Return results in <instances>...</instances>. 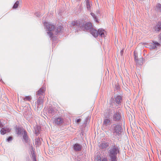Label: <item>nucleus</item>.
<instances>
[{"label": "nucleus", "instance_id": "nucleus-1", "mask_svg": "<svg viewBox=\"0 0 161 161\" xmlns=\"http://www.w3.org/2000/svg\"><path fill=\"white\" fill-rule=\"evenodd\" d=\"M71 24L78 30L89 31L90 33L95 37L99 35L101 37H105L107 34L106 31L102 29H99L97 31L92 28V24L91 23L83 22L80 20L74 21L72 22Z\"/></svg>", "mask_w": 161, "mask_h": 161}, {"label": "nucleus", "instance_id": "nucleus-2", "mask_svg": "<svg viewBox=\"0 0 161 161\" xmlns=\"http://www.w3.org/2000/svg\"><path fill=\"white\" fill-rule=\"evenodd\" d=\"M44 25L46 30L47 31V34L51 38L53 37V34L57 35L59 33L63 32V27L61 25L58 26L56 29L54 30V26L51 23L45 22L44 23Z\"/></svg>", "mask_w": 161, "mask_h": 161}, {"label": "nucleus", "instance_id": "nucleus-3", "mask_svg": "<svg viewBox=\"0 0 161 161\" xmlns=\"http://www.w3.org/2000/svg\"><path fill=\"white\" fill-rule=\"evenodd\" d=\"M111 161H117V154L119 153V148L115 145H113L108 151Z\"/></svg>", "mask_w": 161, "mask_h": 161}, {"label": "nucleus", "instance_id": "nucleus-4", "mask_svg": "<svg viewBox=\"0 0 161 161\" xmlns=\"http://www.w3.org/2000/svg\"><path fill=\"white\" fill-rule=\"evenodd\" d=\"M111 131L114 136H119L120 134L122 127L120 125L118 124H114L112 125Z\"/></svg>", "mask_w": 161, "mask_h": 161}, {"label": "nucleus", "instance_id": "nucleus-5", "mask_svg": "<svg viewBox=\"0 0 161 161\" xmlns=\"http://www.w3.org/2000/svg\"><path fill=\"white\" fill-rule=\"evenodd\" d=\"M53 123L55 125H59L62 124L64 121L63 118L61 117H53L52 119Z\"/></svg>", "mask_w": 161, "mask_h": 161}, {"label": "nucleus", "instance_id": "nucleus-6", "mask_svg": "<svg viewBox=\"0 0 161 161\" xmlns=\"http://www.w3.org/2000/svg\"><path fill=\"white\" fill-rule=\"evenodd\" d=\"M121 118V114L119 112H116L113 115L112 119L113 121L118 122L120 120Z\"/></svg>", "mask_w": 161, "mask_h": 161}, {"label": "nucleus", "instance_id": "nucleus-7", "mask_svg": "<svg viewBox=\"0 0 161 161\" xmlns=\"http://www.w3.org/2000/svg\"><path fill=\"white\" fill-rule=\"evenodd\" d=\"M44 97H40L37 99L36 104L37 105V108L39 109L42 108L43 106V99Z\"/></svg>", "mask_w": 161, "mask_h": 161}, {"label": "nucleus", "instance_id": "nucleus-8", "mask_svg": "<svg viewBox=\"0 0 161 161\" xmlns=\"http://www.w3.org/2000/svg\"><path fill=\"white\" fill-rule=\"evenodd\" d=\"M23 115L27 120H29L32 117L31 113L30 110H28L24 112Z\"/></svg>", "mask_w": 161, "mask_h": 161}, {"label": "nucleus", "instance_id": "nucleus-9", "mask_svg": "<svg viewBox=\"0 0 161 161\" xmlns=\"http://www.w3.org/2000/svg\"><path fill=\"white\" fill-rule=\"evenodd\" d=\"M48 112L50 116H52L56 113L57 111L52 106H49L48 109Z\"/></svg>", "mask_w": 161, "mask_h": 161}, {"label": "nucleus", "instance_id": "nucleus-10", "mask_svg": "<svg viewBox=\"0 0 161 161\" xmlns=\"http://www.w3.org/2000/svg\"><path fill=\"white\" fill-rule=\"evenodd\" d=\"M82 147V146L78 143L75 144L73 146V149L75 151H80Z\"/></svg>", "mask_w": 161, "mask_h": 161}, {"label": "nucleus", "instance_id": "nucleus-11", "mask_svg": "<svg viewBox=\"0 0 161 161\" xmlns=\"http://www.w3.org/2000/svg\"><path fill=\"white\" fill-rule=\"evenodd\" d=\"M109 146V144L107 142H104L101 143L99 147L101 149L105 150Z\"/></svg>", "mask_w": 161, "mask_h": 161}, {"label": "nucleus", "instance_id": "nucleus-12", "mask_svg": "<svg viewBox=\"0 0 161 161\" xmlns=\"http://www.w3.org/2000/svg\"><path fill=\"white\" fill-rule=\"evenodd\" d=\"M45 88L44 87H41L37 92L36 95L38 96H42V97H44L43 94L45 91Z\"/></svg>", "mask_w": 161, "mask_h": 161}, {"label": "nucleus", "instance_id": "nucleus-13", "mask_svg": "<svg viewBox=\"0 0 161 161\" xmlns=\"http://www.w3.org/2000/svg\"><path fill=\"white\" fill-rule=\"evenodd\" d=\"M155 30L157 32L161 31V22H159L154 28Z\"/></svg>", "mask_w": 161, "mask_h": 161}, {"label": "nucleus", "instance_id": "nucleus-14", "mask_svg": "<svg viewBox=\"0 0 161 161\" xmlns=\"http://www.w3.org/2000/svg\"><path fill=\"white\" fill-rule=\"evenodd\" d=\"M115 101L117 104H119L122 101V97L120 95L117 96L115 97Z\"/></svg>", "mask_w": 161, "mask_h": 161}, {"label": "nucleus", "instance_id": "nucleus-15", "mask_svg": "<svg viewBox=\"0 0 161 161\" xmlns=\"http://www.w3.org/2000/svg\"><path fill=\"white\" fill-rule=\"evenodd\" d=\"M111 123L110 120L109 119H104L103 124L104 126H108L110 125Z\"/></svg>", "mask_w": 161, "mask_h": 161}, {"label": "nucleus", "instance_id": "nucleus-16", "mask_svg": "<svg viewBox=\"0 0 161 161\" xmlns=\"http://www.w3.org/2000/svg\"><path fill=\"white\" fill-rule=\"evenodd\" d=\"M42 139L40 138H36L35 139V144L36 147L39 146L41 145V140Z\"/></svg>", "mask_w": 161, "mask_h": 161}, {"label": "nucleus", "instance_id": "nucleus-17", "mask_svg": "<svg viewBox=\"0 0 161 161\" xmlns=\"http://www.w3.org/2000/svg\"><path fill=\"white\" fill-rule=\"evenodd\" d=\"M153 44L151 46V47L152 49H155L156 48V46H159L160 44L159 43L156 42H153Z\"/></svg>", "mask_w": 161, "mask_h": 161}, {"label": "nucleus", "instance_id": "nucleus-18", "mask_svg": "<svg viewBox=\"0 0 161 161\" xmlns=\"http://www.w3.org/2000/svg\"><path fill=\"white\" fill-rule=\"evenodd\" d=\"M9 131V129L5 127L2 128L1 130V134L4 135Z\"/></svg>", "mask_w": 161, "mask_h": 161}, {"label": "nucleus", "instance_id": "nucleus-19", "mask_svg": "<svg viewBox=\"0 0 161 161\" xmlns=\"http://www.w3.org/2000/svg\"><path fill=\"white\" fill-rule=\"evenodd\" d=\"M23 138L25 142H27L28 140V137L26 131H24V134L23 136Z\"/></svg>", "mask_w": 161, "mask_h": 161}, {"label": "nucleus", "instance_id": "nucleus-20", "mask_svg": "<svg viewBox=\"0 0 161 161\" xmlns=\"http://www.w3.org/2000/svg\"><path fill=\"white\" fill-rule=\"evenodd\" d=\"M86 8L88 10H91V4L90 2H86Z\"/></svg>", "mask_w": 161, "mask_h": 161}, {"label": "nucleus", "instance_id": "nucleus-21", "mask_svg": "<svg viewBox=\"0 0 161 161\" xmlns=\"http://www.w3.org/2000/svg\"><path fill=\"white\" fill-rule=\"evenodd\" d=\"M91 14L92 16L93 19H94L95 21L97 22L98 23V19H97V17L96 16L95 14L92 13H91Z\"/></svg>", "mask_w": 161, "mask_h": 161}, {"label": "nucleus", "instance_id": "nucleus-22", "mask_svg": "<svg viewBox=\"0 0 161 161\" xmlns=\"http://www.w3.org/2000/svg\"><path fill=\"white\" fill-rule=\"evenodd\" d=\"M143 58L140 59H137V60L136 61L137 63L139 65H141L142 64Z\"/></svg>", "mask_w": 161, "mask_h": 161}, {"label": "nucleus", "instance_id": "nucleus-23", "mask_svg": "<svg viewBox=\"0 0 161 161\" xmlns=\"http://www.w3.org/2000/svg\"><path fill=\"white\" fill-rule=\"evenodd\" d=\"M19 1H17L16 3H14V6H13V8H17L18 6V5L19 4Z\"/></svg>", "mask_w": 161, "mask_h": 161}, {"label": "nucleus", "instance_id": "nucleus-24", "mask_svg": "<svg viewBox=\"0 0 161 161\" xmlns=\"http://www.w3.org/2000/svg\"><path fill=\"white\" fill-rule=\"evenodd\" d=\"M24 101H30L31 99V96H27L23 98Z\"/></svg>", "mask_w": 161, "mask_h": 161}, {"label": "nucleus", "instance_id": "nucleus-25", "mask_svg": "<svg viewBox=\"0 0 161 161\" xmlns=\"http://www.w3.org/2000/svg\"><path fill=\"white\" fill-rule=\"evenodd\" d=\"M156 7L158 10L161 12V4L160 3H158L156 6Z\"/></svg>", "mask_w": 161, "mask_h": 161}, {"label": "nucleus", "instance_id": "nucleus-26", "mask_svg": "<svg viewBox=\"0 0 161 161\" xmlns=\"http://www.w3.org/2000/svg\"><path fill=\"white\" fill-rule=\"evenodd\" d=\"M32 157L33 161H36V155L34 153L32 154Z\"/></svg>", "mask_w": 161, "mask_h": 161}, {"label": "nucleus", "instance_id": "nucleus-27", "mask_svg": "<svg viewBox=\"0 0 161 161\" xmlns=\"http://www.w3.org/2000/svg\"><path fill=\"white\" fill-rule=\"evenodd\" d=\"M134 54L135 56V59L136 61L137 60V53H136L135 51L134 52Z\"/></svg>", "mask_w": 161, "mask_h": 161}, {"label": "nucleus", "instance_id": "nucleus-28", "mask_svg": "<svg viewBox=\"0 0 161 161\" xmlns=\"http://www.w3.org/2000/svg\"><path fill=\"white\" fill-rule=\"evenodd\" d=\"M12 140V137L11 136L9 137L7 139V140L8 142L11 141Z\"/></svg>", "mask_w": 161, "mask_h": 161}, {"label": "nucleus", "instance_id": "nucleus-29", "mask_svg": "<svg viewBox=\"0 0 161 161\" xmlns=\"http://www.w3.org/2000/svg\"><path fill=\"white\" fill-rule=\"evenodd\" d=\"M102 161H109L107 158H103Z\"/></svg>", "mask_w": 161, "mask_h": 161}, {"label": "nucleus", "instance_id": "nucleus-30", "mask_svg": "<svg viewBox=\"0 0 161 161\" xmlns=\"http://www.w3.org/2000/svg\"><path fill=\"white\" fill-rule=\"evenodd\" d=\"M95 161H101V158H96L95 160Z\"/></svg>", "mask_w": 161, "mask_h": 161}, {"label": "nucleus", "instance_id": "nucleus-31", "mask_svg": "<svg viewBox=\"0 0 161 161\" xmlns=\"http://www.w3.org/2000/svg\"><path fill=\"white\" fill-rule=\"evenodd\" d=\"M81 120V119H78L76 120V122L78 123L80 122Z\"/></svg>", "mask_w": 161, "mask_h": 161}, {"label": "nucleus", "instance_id": "nucleus-32", "mask_svg": "<svg viewBox=\"0 0 161 161\" xmlns=\"http://www.w3.org/2000/svg\"><path fill=\"white\" fill-rule=\"evenodd\" d=\"M159 40L161 41V34H160L159 35Z\"/></svg>", "mask_w": 161, "mask_h": 161}, {"label": "nucleus", "instance_id": "nucleus-33", "mask_svg": "<svg viewBox=\"0 0 161 161\" xmlns=\"http://www.w3.org/2000/svg\"><path fill=\"white\" fill-rule=\"evenodd\" d=\"M3 126V124H2V123L0 122V127H2Z\"/></svg>", "mask_w": 161, "mask_h": 161}, {"label": "nucleus", "instance_id": "nucleus-34", "mask_svg": "<svg viewBox=\"0 0 161 161\" xmlns=\"http://www.w3.org/2000/svg\"><path fill=\"white\" fill-rule=\"evenodd\" d=\"M86 1V2H87L88 1V2H90L89 0H85Z\"/></svg>", "mask_w": 161, "mask_h": 161}, {"label": "nucleus", "instance_id": "nucleus-35", "mask_svg": "<svg viewBox=\"0 0 161 161\" xmlns=\"http://www.w3.org/2000/svg\"><path fill=\"white\" fill-rule=\"evenodd\" d=\"M36 134H37L36 132Z\"/></svg>", "mask_w": 161, "mask_h": 161}]
</instances>
